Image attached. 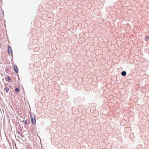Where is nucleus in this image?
Segmentation results:
<instances>
[{
	"mask_svg": "<svg viewBox=\"0 0 149 149\" xmlns=\"http://www.w3.org/2000/svg\"><path fill=\"white\" fill-rule=\"evenodd\" d=\"M7 79V81L9 82H10L11 81V79L10 78V77L9 76H7L6 77Z\"/></svg>",
	"mask_w": 149,
	"mask_h": 149,
	"instance_id": "423d86ee",
	"label": "nucleus"
},
{
	"mask_svg": "<svg viewBox=\"0 0 149 149\" xmlns=\"http://www.w3.org/2000/svg\"><path fill=\"white\" fill-rule=\"evenodd\" d=\"M31 120V121L32 124L34 125L36 124V119H35V116L33 115H31L30 116Z\"/></svg>",
	"mask_w": 149,
	"mask_h": 149,
	"instance_id": "f257e3e1",
	"label": "nucleus"
},
{
	"mask_svg": "<svg viewBox=\"0 0 149 149\" xmlns=\"http://www.w3.org/2000/svg\"><path fill=\"white\" fill-rule=\"evenodd\" d=\"M13 67H14V69L15 72L16 73H18V69L17 68V65H14Z\"/></svg>",
	"mask_w": 149,
	"mask_h": 149,
	"instance_id": "7ed1b4c3",
	"label": "nucleus"
},
{
	"mask_svg": "<svg viewBox=\"0 0 149 149\" xmlns=\"http://www.w3.org/2000/svg\"><path fill=\"white\" fill-rule=\"evenodd\" d=\"M19 91V90L17 88H16L15 89V91L18 92Z\"/></svg>",
	"mask_w": 149,
	"mask_h": 149,
	"instance_id": "6e6552de",
	"label": "nucleus"
},
{
	"mask_svg": "<svg viewBox=\"0 0 149 149\" xmlns=\"http://www.w3.org/2000/svg\"><path fill=\"white\" fill-rule=\"evenodd\" d=\"M7 50L8 53L10 54L12 56H13V51L11 47L10 46H9L8 47Z\"/></svg>",
	"mask_w": 149,
	"mask_h": 149,
	"instance_id": "f03ea898",
	"label": "nucleus"
},
{
	"mask_svg": "<svg viewBox=\"0 0 149 149\" xmlns=\"http://www.w3.org/2000/svg\"><path fill=\"white\" fill-rule=\"evenodd\" d=\"M24 123H25V124H27V120H25L24 121Z\"/></svg>",
	"mask_w": 149,
	"mask_h": 149,
	"instance_id": "9d476101",
	"label": "nucleus"
},
{
	"mask_svg": "<svg viewBox=\"0 0 149 149\" xmlns=\"http://www.w3.org/2000/svg\"><path fill=\"white\" fill-rule=\"evenodd\" d=\"M5 90L7 92H8L9 91V88L8 87H6L5 88Z\"/></svg>",
	"mask_w": 149,
	"mask_h": 149,
	"instance_id": "1a4fd4ad",
	"label": "nucleus"
},
{
	"mask_svg": "<svg viewBox=\"0 0 149 149\" xmlns=\"http://www.w3.org/2000/svg\"><path fill=\"white\" fill-rule=\"evenodd\" d=\"M148 39H149V36H146L145 37V40L146 41H147L148 40Z\"/></svg>",
	"mask_w": 149,
	"mask_h": 149,
	"instance_id": "0eeeda50",
	"label": "nucleus"
},
{
	"mask_svg": "<svg viewBox=\"0 0 149 149\" xmlns=\"http://www.w3.org/2000/svg\"><path fill=\"white\" fill-rule=\"evenodd\" d=\"M1 1V0H0Z\"/></svg>",
	"mask_w": 149,
	"mask_h": 149,
	"instance_id": "9b49d317",
	"label": "nucleus"
},
{
	"mask_svg": "<svg viewBox=\"0 0 149 149\" xmlns=\"http://www.w3.org/2000/svg\"><path fill=\"white\" fill-rule=\"evenodd\" d=\"M0 14L1 15H0V17H3L4 16V12L2 10H1V11L0 13Z\"/></svg>",
	"mask_w": 149,
	"mask_h": 149,
	"instance_id": "39448f33",
	"label": "nucleus"
},
{
	"mask_svg": "<svg viewBox=\"0 0 149 149\" xmlns=\"http://www.w3.org/2000/svg\"><path fill=\"white\" fill-rule=\"evenodd\" d=\"M126 72L125 71H123L121 73V74L122 76H125L126 75Z\"/></svg>",
	"mask_w": 149,
	"mask_h": 149,
	"instance_id": "20e7f679",
	"label": "nucleus"
}]
</instances>
